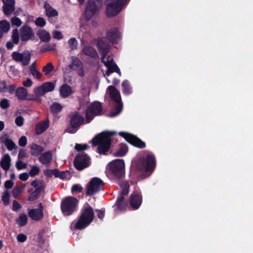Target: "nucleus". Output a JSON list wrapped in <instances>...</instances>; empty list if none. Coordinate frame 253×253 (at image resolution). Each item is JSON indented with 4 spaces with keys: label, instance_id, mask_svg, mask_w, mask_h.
<instances>
[{
    "label": "nucleus",
    "instance_id": "obj_51",
    "mask_svg": "<svg viewBox=\"0 0 253 253\" xmlns=\"http://www.w3.org/2000/svg\"><path fill=\"white\" fill-rule=\"evenodd\" d=\"M40 168L37 166H34L32 167L29 171V174L31 177H34L39 174L40 172Z\"/></svg>",
    "mask_w": 253,
    "mask_h": 253
},
{
    "label": "nucleus",
    "instance_id": "obj_36",
    "mask_svg": "<svg viewBox=\"0 0 253 253\" xmlns=\"http://www.w3.org/2000/svg\"><path fill=\"white\" fill-rule=\"evenodd\" d=\"M122 86L124 94L128 95L131 93V88L130 86V84L127 80H124L122 84Z\"/></svg>",
    "mask_w": 253,
    "mask_h": 253
},
{
    "label": "nucleus",
    "instance_id": "obj_50",
    "mask_svg": "<svg viewBox=\"0 0 253 253\" xmlns=\"http://www.w3.org/2000/svg\"><path fill=\"white\" fill-rule=\"evenodd\" d=\"M10 22L12 26L19 27L22 24V21L20 19L17 17H13L11 18Z\"/></svg>",
    "mask_w": 253,
    "mask_h": 253
},
{
    "label": "nucleus",
    "instance_id": "obj_17",
    "mask_svg": "<svg viewBox=\"0 0 253 253\" xmlns=\"http://www.w3.org/2000/svg\"><path fill=\"white\" fill-rule=\"evenodd\" d=\"M111 62H105V66L107 67V71L106 72V75L109 76L110 74L116 72L120 76L121 72L117 65L114 62L113 59L111 60Z\"/></svg>",
    "mask_w": 253,
    "mask_h": 253
},
{
    "label": "nucleus",
    "instance_id": "obj_33",
    "mask_svg": "<svg viewBox=\"0 0 253 253\" xmlns=\"http://www.w3.org/2000/svg\"><path fill=\"white\" fill-rule=\"evenodd\" d=\"M49 127V121H45L41 124H39L36 127V133L40 134L45 131Z\"/></svg>",
    "mask_w": 253,
    "mask_h": 253
},
{
    "label": "nucleus",
    "instance_id": "obj_44",
    "mask_svg": "<svg viewBox=\"0 0 253 253\" xmlns=\"http://www.w3.org/2000/svg\"><path fill=\"white\" fill-rule=\"evenodd\" d=\"M15 7L14 5H9L3 4V11L6 15H9L11 14L14 10Z\"/></svg>",
    "mask_w": 253,
    "mask_h": 253
},
{
    "label": "nucleus",
    "instance_id": "obj_47",
    "mask_svg": "<svg viewBox=\"0 0 253 253\" xmlns=\"http://www.w3.org/2000/svg\"><path fill=\"white\" fill-rule=\"evenodd\" d=\"M68 44L72 50H75L78 47V41L75 38H72L68 41Z\"/></svg>",
    "mask_w": 253,
    "mask_h": 253
},
{
    "label": "nucleus",
    "instance_id": "obj_8",
    "mask_svg": "<svg viewBox=\"0 0 253 253\" xmlns=\"http://www.w3.org/2000/svg\"><path fill=\"white\" fill-rule=\"evenodd\" d=\"M84 123V118L78 112L75 111L70 117V127H67L66 131L70 133H74Z\"/></svg>",
    "mask_w": 253,
    "mask_h": 253
},
{
    "label": "nucleus",
    "instance_id": "obj_24",
    "mask_svg": "<svg viewBox=\"0 0 253 253\" xmlns=\"http://www.w3.org/2000/svg\"><path fill=\"white\" fill-rule=\"evenodd\" d=\"M59 93L63 98H66L72 93V88L67 84H63L59 88Z\"/></svg>",
    "mask_w": 253,
    "mask_h": 253
},
{
    "label": "nucleus",
    "instance_id": "obj_26",
    "mask_svg": "<svg viewBox=\"0 0 253 253\" xmlns=\"http://www.w3.org/2000/svg\"><path fill=\"white\" fill-rule=\"evenodd\" d=\"M11 158L10 156L8 154H5L1 158L0 162V167L5 170H7L9 169L10 166Z\"/></svg>",
    "mask_w": 253,
    "mask_h": 253
},
{
    "label": "nucleus",
    "instance_id": "obj_23",
    "mask_svg": "<svg viewBox=\"0 0 253 253\" xmlns=\"http://www.w3.org/2000/svg\"><path fill=\"white\" fill-rule=\"evenodd\" d=\"M15 95L19 100H27V97H28V94L27 89L23 87H19L16 89H15Z\"/></svg>",
    "mask_w": 253,
    "mask_h": 253
},
{
    "label": "nucleus",
    "instance_id": "obj_37",
    "mask_svg": "<svg viewBox=\"0 0 253 253\" xmlns=\"http://www.w3.org/2000/svg\"><path fill=\"white\" fill-rule=\"evenodd\" d=\"M55 44H45L41 46L40 52V53H44L47 51L54 50L55 49Z\"/></svg>",
    "mask_w": 253,
    "mask_h": 253
},
{
    "label": "nucleus",
    "instance_id": "obj_42",
    "mask_svg": "<svg viewBox=\"0 0 253 253\" xmlns=\"http://www.w3.org/2000/svg\"><path fill=\"white\" fill-rule=\"evenodd\" d=\"M122 190L120 191V196H125L127 195L129 192V186L127 183H122L120 185Z\"/></svg>",
    "mask_w": 253,
    "mask_h": 253
},
{
    "label": "nucleus",
    "instance_id": "obj_62",
    "mask_svg": "<svg viewBox=\"0 0 253 253\" xmlns=\"http://www.w3.org/2000/svg\"><path fill=\"white\" fill-rule=\"evenodd\" d=\"M21 208L20 204L16 201L14 200L12 202V210L17 211Z\"/></svg>",
    "mask_w": 253,
    "mask_h": 253
},
{
    "label": "nucleus",
    "instance_id": "obj_55",
    "mask_svg": "<svg viewBox=\"0 0 253 253\" xmlns=\"http://www.w3.org/2000/svg\"><path fill=\"white\" fill-rule=\"evenodd\" d=\"M0 107L3 109L8 108L9 107L8 100L6 98L1 99L0 102Z\"/></svg>",
    "mask_w": 253,
    "mask_h": 253
},
{
    "label": "nucleus",
    "instance_id": "obj_46",
    "mask_svg": "<svg viewBox=\"0 0 253 253\" xmlns=\"http://www.w3.org/2000/svg\"><path fill=\"white\" fill-rule=\"evenodd\" d=\"M95 116H96L95 114H92L87 109L85 111V123L86 124L89 123L93 119Z\"/></svg>",
    "mask_w": 253,
    "mask_h": 253
},
{
    "label": "nucleus",
    "instance_id": "obj_1",
    "mask_svg": "<svg viewBox=\"0 0 253 253\" xmlns=\"http://www.w3.org/2000/svg\"><path fill=\"white\" fill-rule=\"evenodd\" d=\"M156 166V158L152 153L147 154L145 157L138 156L133 160L131 164L132 168L136 171L143 172V178L149 176L155 170Z\"/></svg>",
    "mask_w": 253,
    "mask_h": 253
},
{
    "label": "nucleus",
    "instance_id": "obj_61",
    "mask_svg": "<svg viewBox=\"0 0 253 253\" xmlns=\"http://www.w3.org/2000/svg\"><path fill=\"white\" fill-rule=\"evenodd\" d=\"M27 239V236L24 234L20 233L17 236V240L20 243L24 242Z\"/></svg>",
    "mask_w": 253,
    "mask_h": 253
},
{
    "label": "nucleus",
    "instance_id": "obj_21",
    "mask_svg": "<svg viewBox=\"0 0 253 253\" xmlns=\"http://www.w3.org/2000/svg\"><path fill=\"white\" fill-rule=\"evenodd\" d=\"M82 52L84 54L92 58L96 59L98 58V55L96 50L91 46H84L82 49Z\"/></svg>",
    "mask_w": 253,
    "mask_h": 253
},
{
    "label": "nucleus",
    "instance_id": "obj_39",
    "mask_svg": "<svg viewBox=\"0 0 253 253\" xmlns=\"http://www.w3.org/2000/svg\"><path fill=\"white\" fill-rule=\"evenodd\" d=\"M10 28V24L6 20H3L0 21V29L2 33L8 32Z\"/></svg>",
    "mask_w": 253,
    "mask_h": 253
},
{
    "label": "nucleus",
    "instance_id": "obj_25",
    "mask_svg": "<svg viewBox=\"0 0 253 253\" xmlns=\"http://www.w3.org/2000/svg\"><path fill=\"white\" fill-rule=\"evenodd\" d=\"M97 46L99 52H104L105 54H108L109 52V45L102 39L98 40Z\"/></svg>",
    "mask_w": 253,
    "mask_h": 253
},
{
    "label": "nucleus",
    "instance_id": "obj_34",
    "mask_svg": "<svg viewBox=\"0 0 253 253\" xmlns=\"http://www.w3.org/2000/svg\"><path fill=\"white\" fill-rule=\"evenodd\" d=\"M2 142L9 151H12L13 149H15L16 147L14 142L8 137L5 138L3 140H2Z\"/></svg>",
    "mask_w": 253,
    "mask_h": 253
},
{
    "label": "nucleus",
    "instance_id": "obj_5",
    "mask_svg": "<svg viewBox=\"0 0 253 253\" xmlns=\"http://www.w3.org/2000/svg\"><path fill=\"white\" fill-rule=\"evenodd\" d=\"M79 201L74 197L69 196L63 198L61 202V211L64 216H70L78 210Z\"/></svg>",
    "mask_w": 253,
    "mask_h": 253
},
{
    "label": "nucleus",
    "instance_id": "obj_60",
    "mask_svg": "<svg viewBox=\"0 0 253 253\" xmlns=\"http://www.w3.org/2000/svg\"><path fill=\"white\" fill-rule=\"evenodd\" d=\"M69 172L68 171H62L60 174L59 178L63 180H67L69 178Z\"/></svg>",
    "mask_w": 253,
    "mask_h": 253
},
{
    "label": "nucleus",
    "instance_id": "obj_12",
    "mask_svg": "<svg viewBox=\"0 0 253 253\" xmlns=\"http://www.w3.org/2000/svg\"><path fill=\"white\" fill-rule=\"evenodd\" d=\"M71 63L69 68L73 71H77L78 75L80 77H83L84 75V66L82 61L77 56L71 57Z\"/></svg>",
    "mask_w": 253,
    "mask_h": 253
},
{
    "label": "nucleus",
    "instance_id": "obj_31",
    "mask_svg": "<svg viewBox=\"0 0 253 253\" xmlns=\"http://www.w3.org/2000/svg\"><path fill=\"white\" fill-rule=\"evenodd\" d=\"M37 35L42 42H46L50 40V34L43 29L39 30L37 32Z\"/></svg>",
    "mask_w": 253,
    "mask_h": 253
},
{
    "label": "nucleus",
    "instance_id": "obj_64",
    "mask_svg": "<svg viewBox=\"0 0 253 253\" xmlns=\"http://www.w3.org/2000/svg\"><path fill=\"white\" fill-rule=\"evenodd\" d=\"M14 185V182L11 180H7L4 182V187L6 189H11Z\"/></svg>",
    "mask_w": 253,
    "mask_h": 253
},
{
    "label": "nucleus",
    "instance_id": "obj_22",
    "mask_svg": "<svg viewBox=\"0 0 253 253\" xmlns=\"http://www.w3.org/2000/svg\"><path fill=\"white\" fill-rule=\"evenodd\" d=\"M52 159V155L50 151H48L41 154L39 158V161L43 165H48Z\"/></svg>",
    "mask_w": 253,
    "mask_h": 253
},
{
    "label": "nucleus",
    "instance_id": "obj_11",
    "mask_svg": "<svg viewBox=\"0 0 253 253\" xmlns=\"http://www.w3.org/2000/svg\"><path fill=\"white\" fill-rule=\"evenodd\" d=\"M101 4L100 0H88L85 8V16L87 20L90 19L99 9Z\"/></svg>",
    "mask_w": 253,
    "mask_h": 253
},
{
    "label": "nucleus",
    "instance_id": "obj_16",
    "mask_svg": "<svg viewBox=\"0 0 253 253\" xmlns=\"http://www.w3.org/2000/svg\"><path fill=\"white\" fill-rule=\"evenodd\" d=\"M120 38V33L118 28L115 27L109 30L106 33L107 40L112 43H117Z\"/></svg>",
    "mask_w": 253,
    "mask_h": 253
},
{
    "label": "nucleus",
    "instance_id": "obj_3",
    "mask_svg": "<svg viewBox=\"0 0 253 253\" xmlns=\"http://www.w3.org/2000/svg\"><path fill=\"white\" fill-rule=\"evenodd\" d=\"M125 162L123 159H116L110 162L106 166V174L109 178L120 179L125 177Z\"/></svg>",
    "mask_w": 253,
    "mask_h": 253
},
{
    "label": "nucleus",
    "instance_id": "obj_53",
    "mask_svg": "<svg viewBox=\"0 0 253 253\" xmlns=\"http://www.w3.org/2000/svg\"><path fill=\"white\" fill-rule=\"evenodd\" d=\"M88 147V145L86 144H76L75 148L77 151L80 152L86 150Z\"/></svg>",
    "mask_w": 253,
    "mask_h": 253
},
{
    "label": "nucleus",
    "instance_id": "obj_52",
    "mask_svg": "<svg viewBox=\"0 0 253 253\" xmlns=\"http://www.w3.org/2000/svg\"><path fill=\"white\" fill-rule=\"evenodd\" d=\"M22 188L21 187H15L13 188L12 191L13 196L16 198L21 193Z\"/></svg>",
    "mask_w": 253,
    "mask_h": 253
},
{
    "label": "nucleus",
    "instance_id": "obj_56",
    "mask_svg": "<svg viewBox=\"0 0 253 253\" xmlns=\"http://www.w3.org/2000/svg\"><path fill=\"white\" fill-rule=\"evenodd\" d=\"M19 146L21 147H25L27 143V139L25 136H21L18 141Z\"/></svg>",
    "mask_w": 253,
    "mask_h": 253
},
{
    "label": "nucleus",
    "instance_id": "obj_32",
    "mask_svg": "<svg viewBox=\"0 0 253 253\" xmlns=\"http://www.w3.org/2000/svg\"><path fill=\"white\" fill-rule=\"evenodd\" d=\"M31 154L33 156H38L43 151V148L36 143H33L31 146Z\"/></svg>",
    "mask_w": 253,
    "mask_h": 253
},
{
    "label": "nucleus",
    "instance_id": "obj_9",
    "mask_svg": "<svg viewBox=\"0 0 253 253\" xmlns=\"http://www.w3.org/2000/svg\"><path fill=\"white\" fill-rule=\"evenodd\" d=\"M119 134L133 146L139 149L145 148L146 144L139 138L127 132L121 131Z\"/></svg>",
    "mask_w": 253,
    "mask_h": 253
},
{
    "label": "nucleus",
    "instance_id": "obj_40",
    "mask_svg": "<svg viewBox=\"0 0 253 253\" xmlns=\"http://www.w3.org/2000/svg\"><path fill=\"white\" fill-rule=\"evenodd\" d=\"M46 93L53 91L55 88V84L50 82H44L42 84Z\"/></svg>",
    "mask_w": 253,
    "mask_h": 253
},
{
    "label": "nucleus",
    "instance_id": "obj_19",
    "mask_svg": "<svg viewBox=\"0 0 253 253\" xmlns=\"http://www.w3.org/2000/svg\"><path fill=\"white\" fill-rule=\"evenodd\" d=\"M87 109L89 110L92 114H95L96 116L101 114L103 111L101 103L99 101H94L89 106Z\"/></svg>",
    "mask_w": 253,
    "mask_h": 253
},
{
    "label": "nucleus",
    "instance_id": "obj_45",
    "mask_svg": "<svg viewBox=\"0 0 253 253\" xmlns=\"http://www.w3.org/2000/svg\"><path fill=\"white\" fill-rule=\"evenodd\" d=\"M11 38L13 42L15 44H18L19 41V35L17 29H13L12 31V35Z\"/></svg>",
    "mask_w": 253,
    "mask_h": 253
},
{
    "label": "nucleus",
    "instance_id": "obj_20",
    "mask_svg": "<svg viewBox=\"0 0 253 253\" xmlns=\"http://www.w3.org/2000/svg\"><path fill=\"white\" fill-rule=\"evenodd\" d=\"M29 216L33 220L39 221L42 219L43 216V212L41 209H32L28 211Z\"/></svg>",
    "mask_w": 253,
    "mask_h": 253
},
{
    "label": "nucleus",
    "instance_id": "obj_54",
    "mask_svg": "<svg viewBox=\"0 0 253 253\" xmlns=\"http://www.w3.org/2000/svg\"><path fill=\"white\" fill-rule=\"evenodd\" d=\"M35 24L38 26L42 27L45 25L46 22L43 18L40 17L36 19Z\"/></svg>",
    "mask_w": 253,
    "mask_h": 253
},
{
    "label": "nucleus",
    "instance_id": "obj_29",
    "mask_svg": "<svg viewBox=\"0 0 253 253\" xmlns=\"http://www.w3.org/2000/svg\"><path fill=\"white\" fill-rule=\"evenodd\" d=\"M44 8L45 9L46 15L48 17H55L58 14L57 11L53 8L50 4L46 2L44 4Z\"/></svg>",
    "mask_w": 253,
    "mask_h": 253
},
{
    "label": "nucleus",
    "instance_id": "obj_57",
    "mask_svg": "<svg viewBox=\"0 0 253 253\" xmlns=\"http://www.w3.org/2000/svg\"><path fill=\"white\" fill-rule=\"evenodd\" d=\"M15 123L17 126H21L24 123V118L21 116H19L16 118Z\"/></svg>",
    "mask_w": 253,
    "mask_h": 253
},
{
    "label": "nucleus",
    "instance_id": "obj_41",
    "mask_svg": "<svg viewBox=\"0 0 253 253\" xmlns=\"http://www.w3.org/2000/svg\"><path fill=\"white\" fill-rule=\"evenodd\" d=\"M36 96H43L46 92L42 87V85L36 86L33 90Z\"/></svg>",
    "mask_w": 253,
    "mask_h": 253
},
{
    "label": "nucleus",
    "instance_id": "obj_6",
    "mask_svg": "<svg viewBox=\"0 0 253 253\" xmlns=\"http://www.w3.org/2000/svg\"><path fill=\"white\" fill-rule=\"evenodd\" d=\"M109 91L110 98L116 103L115 106V112H111L110 117H114L118 115L123 109V103L121 101L120 93L118 90L113 85H110L108 87Z\"/></svg>",
    "mask_w": 253,
    "mask_h": 253
},
{
    "label": "nucleus",
    "instance_id": "obj_38",
    "mask_svg": "<svg viewBox=\"0 0 253 253\" xmlns=\"http://www.w3.org/2000/svg\"><path fill=\"white\" fill-rule=\"evenodd\" d=\"M62 109L61 105L57 102L53 103L50 107V111L53 114H58L62 110Z\"/></svg>",
    "mask_w": 253,
    "mask_h": 253
},
{
    "label": "nucleus",
    "instance_id": "obj_58",
    "mask_svg": "<svg viewBox=\"0 0 253 253\" xmlns=\"http://www.w3.org/2000/svg\"><path fill=\"white\" fill-rule=\"evenodd\" d=\"M27 164L26 163H24L21 161H18L16 163V167L17 169L20 170L26 168Z\"/></svg>",
    "mask_w": 253,
    "mask_h": 253
},
{
    "label": "nucleus",
    "instance_id": "obj_28",
    "mask_svg": "<svg viewBox=\"0 0 253 253\" xmlns=\"http://www.w3.org/2000/svg\"><path fill=\"white\" fill-rule=\"evenodd\" d=\"M116 206L119 211H122L126 210L127 208V202L125 200V198L124 196H118L116 202Z\"/></svg>",
    "mask_w": 253,
    "mask_h": 253
},
{
    "label": "nucleus",
    "instance_id": "obj_4",
    "mask_svg": "<svg viewBox=\"0 0 253 253\" xmlns=\"http://www.w3.org/2000/svg\"><path fill=\"white\" fill-rule=\"evenodd\" d=\"M94 213L93 208L87 204V207L82 210L78 221L74 225L75 229L82 230L87 227L93 221Z\"/></svg>",
    "mask_w": 253,
    "mask_h": 253
},
{
    "label": "nucleus",
    "instance_id": "obj_15",
    "mask_svg": "<svg viewBox=\"0 0 253 253\" xmlns=\"http://www.w3.org/2000/svg\"><path fill=\"white\" fill-rule=\"evenodd\" d=\"M21 40L23 42L34 39V34L31 27L24 25L20 29Z\"/></svg>",
    "mask_w": 253,
    "mask_h": 253
},
{
    "label": "nucleus",
    "instance_id": "obj_2",
    "mask_svg": "<svg viewBox=\"0 0 253 253\" xmlns=\"http://www.w3.org/2000/svg\"><path fill=\"white\" fill-rule=\"evenodd\" d=\"M117 132L115 131H104L96 135L91 140L93 146H98L97 152L106 155L112 144V136Z\"/></svg>",
    "mask_w": 253,
    "mask_h": 253
},
{
    "label": "nucleus",
    "instance_id": "obj_63",
    "mask_svg": "<svg viewBox=\"0 0 253 253\" xmlns=\"http://www.w3.org/2000/svg\"><path fill=\"white\" fill-rule=\"evenodd\" d=\"M53 37L54 39L57 40H60L63 38L61 32L57 30H55L53 32Z\"/></svg>",
    "mask_w": 253,
    "mask_h": 253
},
{
    "label": "nucleus",
    "instance_id": "obj_30",
    "mask_svg": "<svg viewBox=\"0 0 253 253\" xmlns=\"http://www.w3.org/2000/svg\"><path fill=\"white\" fill-rule=\"evenodd\" d=\"M128 150V149L126 144L121 143L119 150L114 153V155L115 157H123L127 154Z\"/></svg>",
    "mask_w": 253,
    "mask_h": 253
},
{
    "label": "nucleus",
    "instance_id": "obj_14",
    "mask_svg": "<svg viewBox=\"0 0 253 253\" xmlns=\"http://www.w3.org/2000/svg\"><path fill=\"white\" fill-rule=\"evenodd\" d=\"M142 202V196L141 192H133L129 198V204L130 207L134 210H137Z\"/></svg>",
    "mask_w": 253,
    "mask_h": 253
},
{
    "label": "nucleus",
    "instance_id": "obj_13",
    "mask_svg": "<svg viewBox=\"0 0 253 253\" xmlns=\"http://www.w3.org/2000/svg\"><path fill=\"white\" fill-rule=\"evenodd\" d=\"M11 56L14 60L21 62L24 66L29 64L31 59V53L28 50L24 51L22 53L14 51Z\"/></svg>",
    "mask_w": 253,
    "mask_h": 253
},
{
    "label": "nucleus",
    "instance_id": "obj_18",
    "mask_svg": "<svg viewBox=\"0 0 253 253\" xmlns=\"http://www.w3.org/2000/svg\"><path fill=\"white\" fill-rule=\"evenodd\" d=\"M16 86L15 84H13L9 85L6 81H0V92L2 93L8 92L10 94H13L15 90Z\"/></svg>",
    "mask_w": 253,
    "mask_h": 253
},
{
    "label": "nucleus",
    "instance_id": "obj_59",
    "mask_svg": "<svg viewBox=\"0 0 253 253\" xmlns=\"http://www.w3.org/2000/svg\"><path fill=\"white\" fill-rule=\"evenodd\" d=\"M31 73L33 76L36 79H40L41 78L42 74L36 69H33Z\"/></svg>",
    "mask_w": 253,
    "mask_h": 253
},
{
    "label": "nucleus",
    "instance_id": "obj_10",
    "mask_svg": "<svg viewBox=\"0 0 253 253\" xmlns=\"http://www.w3.org/2000/svg\"><path fill=\"white\" fill-rule=\"evenodd\" d=\"M89 156L85 153L78 154L75 157L73 165L78 170H82L88 167L90 164Z\"/></svg>",
    "mask_w": 253,
    "mask_h": 253
},
{
    "label": "nucleus",
    "instance_id": "obj_49",
    "mask_svg": "<svg viewBox=\"0 0 253 253\" xmlns=\"http://www.w3.org/2000/svg\"><path fill=\"white\" fill-rule=\"evenodd\" d=\"M83 190V187L81 185L78 184H75L73 185V186H72V188H71V192L73 193H81L82 192Z\"/></svg>",
    "mask_w": 253,
    "mask_h": 253
},
{
    "label": "nucleus",
    "instance_id": "obj_35",
    "mask_svg": "<svg viewBox=\"0 0 253 253\" xmlns=\"http://www.w3.org/2000/svg\"><path fill=\"white\" fill-rule=\"evenodd\" d=\"M28 221V217L26 214L22 213L20 214L18 218L16 220V223L20 227H22L26 225Z\"/></svg>",
    "mask_w": 253,
    "mask_h": 253
},
{
    "label": "nucleus",
    "instance_id": "obj_48",
    "mask_svg": "<svg viewBox=\"0 0 253 253\" xmlns=\"http://www.w3.org/2000/svg\"><path fill=\"white\" fill-rule=\"evenodd\" d=\"M10 194L8 191H5L2 196V200L3 204L5 206L9 204Z\"/></svg>",
    "mask_w": 253,
    "mask_h": 253
},
{
    "label": "nucleus",
    "instance_id": "obj_7",
    "mask_svg": "<svg viewBox=\"0 0 253 253\" xmlns=\"http://www.w3.org/2000/svg\"><path fill=\"white\" fill-rule=\"evenodd\" d=\"M104 185L103 181L100 178H92L86 185L85 194L87 196L94 195L103 189Z\"/></svg>",
    "mask_w": 253,
    "mask_h": 253
},
{
    "label": "nucleus",
    "instance_id": "obj_43",
    "mask_svg": "<svg viewBox=\"0 0 253 253\" xmlns=\"http://www.w3.org/2000/svg\"><path fill=\"white\" fill-rule=\"evenodd\" d=\"M54 70V66L52 63L49 62L42 68V72L45 75H49Z\"/></svg>",
    "mask_w": 253,
    "mask_h": 253
},
{
    "label": "nucleus",
    "instance_id": "obj_27",
    "mask_svg": "<svg viewBox=\"0 0 253 253\" xmlns=\"http://www.w3.org/2000/svg\"><path fill=\"white\" fill-rule=\"evenodd\" d=\"M43 190L44 187L42 186H39L30 194L27 200L29 201H34L37 200L39 198L40 194Z\"/></svg>",
    "mask_w": 253,
    "mask_h": 253
}]
</instances>
